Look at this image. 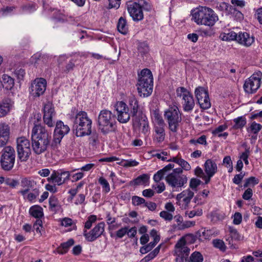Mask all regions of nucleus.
<instances>
[{
    "label": "nucleus",
    "instance_id": "nucleus-55",
    "mask_svg": "<svg viewBox=\"0 0 262 262\" xmlns=\"http://www.w3.org/2000/svg\"><path fill=\"white\" fill-rule=\"evenodd\" d=\"M160 216L167 221H170L173 219V214L167 211H162L160 213Z\"/></svg>",
    "mask_w": 262,
    "mask_h": 262
},
{
    "label": "nucleus",
    "instance_id": "nucleus-8",
    "mask_svg": "<svg viewBox=\"0 0 262 262\" xmlns=\"http://www.w3.org/2000/svg\"><path fill=\"white\" fill-rule=\"evenodd\" d=\"M15 159V154L13 148L8 146L3 149L1 158V164L4 170H11L14 166Z\"/></svg>",
    "mask_w": 262,
    "mask_h": 262
},
{
    "label": "nucleus",
    "instance_id": "nucleus-27",
    "mask_svg": "<svg viewBox=\"0 0 262 262\" xmlns=\"http://www.w3.org/2000/svg\"><path fill=\"white\" fill-rule=\"evenodd\" d=\"M47 180L58 186L61 185L65 182L64 180L62 179L61 176H60L59 171H54L50 177L47 178Z\"/></svg>",
    "mask_w": 262,
    "mask_h": 262
},
{
    "label": "nucleus",
    "instance_id": "nucleus-62",
    "mask_svg": "<svg viewBox=\"0 0 262 262\" xmlns=\"http://www.w3.org/2000/svg\"><path fill=\"white\" fill-rule=\"evenodd\" d=\"M128 227H125L120 229L116 232V236L118 238L123 237L127 233Z\"/></svg>",
    "mask_w": 262,
    "mask_h": 262
},
{
    "label": "nucleus",
    "instance_id": "nucleus-36",
    "mask_svg": "<svg viewBox=\"0 0 262 262\" xmlns=\"http://www.w3.org/2000/svg\"><path fill=\"white\" fill-rule=\"evenodd\" d=\"M149 179V177L147 174H143L138 176L130 183H134L135 185H144L148 182Z\"/></svg>",
    "mask_w": 262,
    "mask_h": 262
},
{
    "label": "nucleus",
    "instance_id": "nucleus-38",
    "mask_svg": "<svg viewBox=\"0 0 262 262\" xmlns=\"http://www.w3.org/2000/svg\"><path fill=\"white\" fill-rule=\"evenodd\" d=\"M34 230L36 231V234L40 236L45 232L42 227V221L41 219H37L34 223Z\"/></svg>",
    "mask_w": 262,
    "mask_h": 262
},
{
    "label": "nucleus",
    "instance_id": "nucleus-64",
    "mask_svg": "<svg viewBox=\"0 0 262 262\" xmlns=\"http://www.w3.org/2000/svg\"><path fill=\"white\" fill-rule=\"evenodd\" d=\"M242 219V216L241 213L239 212H236L233 216V224L235 225H239Z\"/></svg>",
    "mask_w": 262,
    "mask_h": 262
},
{
    "label": "nucleus",
    "instance_id": "nucleus-16",
    "mask_svg": "<svg viewBox=\"0 0 262 262\" xmlns=\"http://www.w3.org/2000/svg\"><path fill=\"white\" fill-rule=\"evenodd\" d=\"M204 170L206 176L204 177L205 184H208L211 178L217 172V166L216 163L211 159H208L204 163Z\"/></svg>",
    "mask_w": 262,
    "mask_h": 262
},
{
    "label": "nucleus",
    "instance_id": "nucleus-28",
    "mask_svg": "<svg viewBox=\"0 0 262 262\" xmlns=\"http://www.w3.org/2000/svg\"><path fill=\"white\" fill-rule=\"evenodd\" d=\"M74 241L72 238L69 239L67 242L61 244L57 249L56 252L60 254L66 253L69 248L74 245Z\"/></svg>",
    "mask_w": 262,
    "mask_h": 262
},
{
    "label": "nucleus",
    "instance_id": "nucleus-32",
    "mask_svg": "<svg viewBox=\"0 0 262 262\" xmlns=\"http://www.w3.org/2000/svg\"><path fill=\"white\" fill-rule=\"evenodd\" d=\"M219 234V231L215 228L210 229H204L200 234V236L205 239H210L212 236H215Z\"/></svg>",
    "mask_w": 262,
    "mask_h": 262
},
{
    "label": "nucleus",
    "instance_id": "nucleus-42",
    "mask_svg": "<svg viewBox=\"0 0 262 262\" xmlns=\"http://www.w3.org/2000/svg\"><path fill=\"white\" fill-rule=\"evenodd\" d=\"M154 127H164L165 123L162 116L158 113L155 112L154 114Z\"/></svg>",
    "mask_w": 262,
    "mask_h": 262
},
{
    "label": "nucleus",
    "instance_id": "nucleus-11",
    "mask_svg": "<svg viewBox=\"0 0 262 262\" xmlns=\"http://www.w3.org/2000/svg\"><path fill=\"white\" fill-rule=\"evenodd\" d=\"M115 108L117 112L118 121L121 123H127L130 119V115L126 104L122 101H118L115 105Z\"/></svg>",
    "mask_w": 262,
    "mask_h": 262
},
{
    "label": "nucleus",
    "instance_id": "nucleus-51",
    "mask_svg": "<svg viewBox=\"0 0 262 262\" xmlns=\"http://www.w3.org/2000/svg\"><path fill=\"white\" fill-rule=\"evenodd\" d=\"M132 204L134 206H139L145 203L144 199L136 195L132 196Z\"/></svg>",
    "mask_w": 262,
    "mask_h": 262
},
{
    "label": "nucleus",
    "instance_id": "nucleus-3",
    "mask_svg": "<svg viewBox=\"0 0 262 262\" xmlns=\"http://www.w3.org/2000/svg\"><path fill=\"white\" fill-rule=\"evenodd\" d=\"M137 87L138 94L141 97H148L151 94L153 89V77L149 69H144L141 71L140 74H139Z\"/></svg>",
    "mask_w": 262,
    "mask_h": 262
},
{
    "label": "nucleus",
    "instance_id": "nucleus-6",
    "mask_svg": "<svg viewBox=\"0 0 262 262\" xmlns=\"http://www.w3.org/2000/svg\"><path fill=\"white\" fill-rule=\"evenodd\" d=\"M116 123L115 116L107 110L100 111L98 118V128L103 134L112 131Z\"/></svg>",
    "mask_w": 262,
    "mask_h": 262
},
{
    "label": "nucleus",
    "instance_id": "nucleus-60",
    "mask_svg": "<svg viewBox=\"0 0 262 262\" xmlns=\"http://www.w3.org/2000/svg\"><path fill=\"white\" fill-rule=\"evenodd\" d=\"M150 235L154 238V241L155 243L157 244L160 239V235L158 234V232L156 229H152L150 232Z\"/></svg>",
    "mask_w": 262,
    "mask_h": 262
},
{
    "label": "nucleus",
    "instance_id": "nucleus-10",
    "mask_svg": "<svg viewBox=\"0 0 262 262\" xmlns=\"http://www.w3.org/2000/svg\"><path fill=\"white\" fill-rule=\"evenodd\" d=\"M17 152L18 157L21 161H26L31 154V144L25 137L17 139Z\"/></svg>",
    "mask_w": 262,
    "mask_h": 262
},
{
    "label": "nucleus",
    "instance_id": "nucleus-61",
    "mask_svg": "<svg viewBox=\"0 0 262 262\" xmlns=\"http://www.w3.org/2000/svg\"><path fill=\"white\" fill-rule=\"evenodd\" d=\"M152 188L156 190L158 193L162 192L165 189V186L163 183H160L156 185H153Z\"/></svg>",
    "mask_w": 262,
    "mask_h": 262
},
{
    "label": "nucleus",
    "instance_id": "nucleus-9",
    "mask_svg": "<svg viewBox=\"0 0 262 262\" xmlns=\"http://www.w3.org/2000/svg\"><path fill=\"white\" fill-rule=\"evenodd\" d=\"M262 73L259 71L254 72L249 78L245 81L244 89L248 94L255 93L261 84Z\"/></svg>",
    "mask_w": 262,
    "mask_h": 262
},
{
    "label": "nucleus",
    "instance_id": "nucleus-44",
    "mask_svg": "<svg viewBox=\"0 0 262 262\" xmlns=\"http://www.w3.org/2000/svg\"><path fill=\"white\" fill-rule=\"evenodd\" d=\"M203 259L202 254L198 251L193 252L189 257L190 262H203Z\"/></svg>",
    "mask_w": 262,
    "mask_h": 262
},
{
    "label": "nucleus",
    "instance_id": "nucleus-56",
    "mask_svg": "<svg viewBox=\"0 0 262 262\" xmlns=\"http://www.w3.org/2000/svg\"><path fill=\"white\" fill-rule=\"evenodd\" d=\"M89 140L90 143L93 146L96 145L99 142L98 134L96 132L92 133Z\"/></svg>",
    "mask_w": 262,
    "mask_h": 262
},
{
    "label": "nucleus",
    "instance_id": "nucleus-22",
    "mask_svg": "<svg viewBox=\"0 0 262 262\" xmlns=\"http://www.w3.org/2000/svg\"><path fill=\"white\" fill-rule=\"evenodd\" d=\"M14 107V103L10 99L3 100L0 102V118L7 115Z\"/></svg>",
    "mask_w": 262,
    "mask_h": 262
},
{
    "label": "nucleus",
    "instance_id": "nucleus-25",
    "mask_svg": "<svg viewBox=\"0 0 262 262\" xmlns=\"http://www.w3.org/2000/svg\"><path fill=\"white\" fill-rule=\"evenodd\" d=\"M69 131L70 127L68 125H65L61 120L57 121L54 130L55 133L64 136L69 132Z\"/></svg>",
    "mask_w": 262,
    "mask_h": 262
},
{
    "label": "nucleus",
    "instance_id": "nucleus-45",
    "mask_svg": "<svg viewBox=\"0 0 262 262\" xmlns=\"http://www.w3.org/2000/svg\"><path fill=\"white\" fill-rule=\"evenodd\" d=\"M99 183L102 186L103 191L105 193H108L110 191L111 188L110 184L103 177H100L98 180Z\"/></svg>",
    "mask_w": 262,
    "mask_h": 262
},
{
    "label": "nucleus",
    "instance_id": "nucleus-2",
    "mask_svg": "<svg viewBox=\"0 0 262 262\" xmlns=\"http://www.w3.org/2000/svg\"><path fill=\"white\" fill-rule=\"evenodd\" d=\"M191 19L199 25L212 27L218 20L217 14L211 8L200 7L191 12Z\"/></svg>",
    "mask_w": 262,
    "mask_h": 262
},
{
    "label": "nucleus",
    "instance_id": "nucleus-15",
    "mask_svg": "<svg viewBox=\"0 0 262 262\" xmlns=\"http://www.w3.org/2000/svg\"><path fill=\"white\" fill-rule=\"evenodd\" d=\"M56 115L54 107L53 104L48 102L45 104L43 107V121L49 127H51L54 126V122L53 118Z\"/></svg>",
    "mask_w": 262,
    "mask_h": 262
},
{
    "label": "nucleus",
    "instance_id": "nucleus-24",
    "mask_svg": "<svg viewBox=\"0 0 262 262\" xmlns=\"http://www.w3.org/2000/svg\"><path fill=\"white\" fill-rule=\"evenodd\" d=\"M128 104L130 109V114L133 118L137 117V113L139 108L138 101L134 95H130L128 97Z\"/></svg>",
    "mask_w": 262,
    "mask_h": 262
},
{
    "label": "nucleus",
    "instance_id": "nucleus-4",
    "mask_svg": "<svg viewBox=\"0 0 262 262\" xmlns=\"http://www.w3.org/2000/svg\"><path fill=\"white\" fill-rule=\"evenodd\" d=\"M48 135L45 127L40 124L34 126V152L40 154L47 150L49 145Z\"/></svg>",
    "mask_w": 262,
    "mask_h": 262
},
{
    "label": "nucleus",
    "instance_id": "nucleus-33",
    "mask_svg": "<svg viewBox=\"0 0 262 262\" xmlns=\"http://www.w3.org/2000/svg\"><path fill=\"white\" fill-rule=\"evenodd\" d=\"M154 130L155 132L154 140L158 143L162 142L165 136L164 127H154Z\"/></svg>",
    "mask_w": 262,
    "mask_h": 262
},
{
    "label": "nucleus",
    "instance_id": "nucleus-49",
    "mask_svg": "<svg viewBox=\"0 0 262 262\" xmlns=\"http://www.w3.org/2000/svg\"><path fill=\"white\" fill-rule=\"evenodd\" d=\"M156 244V243L151 242L146 246L142 247L140 249V252L142 254H145L148 252L150 251L155 246Z\"/></svg>",
    "mask_w": 262,
    "mask_h": 262
},
{
    "label": "nucleus",
    "instance_id": "nucleus-39",
    "mask_svg": "<svg viewBox=\"0 0 262 262\" xmlns=\"http://www.w3.org/2000/svg\"><path fill=\"white\" fill-rule=\"evenodd\" d=\"M233 122L235 123L233 127L235 129H239L243 128L246 124V119L244 116L238 117L233 119Z\"/></svg>",
    "mask_w": 262,
    "mask_h": 262
},
{
    "label": "nucleus",
    "instance_id": "nucleus-17",
    "mask_svg": "<svg viewBox=\"0 0 262 262\" xmlns=\"http://www.w3.org/2000/svg\"><path fill=\"white\" fill-rule=\"evenodd\" d=\"M22 190L20 192L25 200L31 202L33 200L32 183V181L27 178H24L21 181Z\"/></svg>",
    "mask_w": 262,
    "mask_h": 262
},
{
    "label": "nucleus",
    "instance_id": "nucleus-21",
    "mask_svg": "<svg viewBox=\"0 0 262 262\" xmlns=\"http://www.w3.org/2000/svg\"><path fill=\"white\" fill-rule=\"evenodd\" d=\"M176 253L177 254L188 256L190 253V249L186 246L185 239L181 238L178 241L175 245Z\"/></svg>",
    "mask_w": 262,
    "mask_h": 262
},
{
    "label": "nucleus",
    "instance_id": "nucleus-59",
    "mask_svg": "<svg viewBox=\"0 0 262 262\" xmlns=\"http://www.w3.org/2000/svg\"><path fill=\"white\" fill-rule=\"evenodd\" d=\"M229 4L225 2H221L217 3L216 5V8L222 12H224L228 10Z\"/></svg>",
    "mask_w": 262,
    "mask_h": 262
},
{
    "label": "nucleus",
    "instance_id": "nucleus-13",
    "mask_svg": "<svg viewBox=\"0 0 262 262\" xmlns=\"http://www.w3.org/2000/svg\"><path fill=\"white\" fill-rule=\"evenodd\" d=\"M187 180L186 175H179L175 173H169L165 178L167 183L172 188L183 187L187 183Z\"/></svg>",
    "mask_w": 262,
    "mask_h": 262
},
{
    "label": "nucleus",
    "instance_id": "nucleus-29",
    "mask_svg": "<svg viewBox=\"0 0 262 262\" xmlns=\"http://www.w3.org/2000/svg\"><path fill=\"white\" fill-rule=\"evenodd\" d=\"M2 83L4 88L11 90L14 85V80L10 76L4 74L2 76Z\"/></svg>",
    "mask_w": 262,
    "mask_h": 262
},
{
    "label": "nucleus",
    "instance_id": "nucleus-43",
    "mask_svg": "<svg viewBox=\"0 0 262 262\" xmlns=\"http://www.w3.org/2000/svg\"><path fill=\"white\" fill-rule=\"evenodd\" d=\"M34 218L37 219H44L43 209L38 205H34Z\"/></svg>",
    "mask_w": 262,
    "mask_h": 262
},
{
    "label": "nucleus",
    "instance_id": "nucleus-34",
    "mask_svg": "<svg viewBox=\"0 0 262 262\" xmlns=\"http://www.w3.org/2000/svg\"><path fill=\"white\" fill-rule=\"evenodd\" d=\"M117 29L118 31L123 34H126L128 32V26L125 18L121 17L118 20L117 24Z\"/></svg>",
    "mask_w": 262,
    "mask_h": 262
},
{
    "label": "nucleus",
    "instance_id": "nucleus-7",
    "mask_svg": "<svg viewBox=\"0 0 262 262\" xmlns=\"http://www.w3.org/2000/svg\"><path fill=\"white\" fill-rule=\"evenodd\" d=\"M164 116L168 122L169 129L173 133L177 132L182 121L178 107L175 105L170 107L165 112Z\"/></svg>",
    "mask_w": 262,
    "mask_h": 262
},
{
    "label": "nucleus",
    "instance_id": "nucleus-53",
    "mask_svg": "<svg viewBox=\"0 0 262 262\" xmlns=\"http://www.w3.org/2000/svg\"><path fill=\"white\" fill-rule=\"evenodd\" d=\"M261 128L262 126L260 124L253 122L251 124L249 130L253 133L256 134Z\"/></svg>",
    "mask_w": 262,
    "mask_h": 262
},
{
    "label": "nucleus",
    "instance_id": "nucleus-26",
    "mask_svg": "<svg viewBox=\"0 0 262 262\" xmlns=\"http://www.w3.org/2000/svg\"><path fill=\"white\" fill-rule=\"evenodd\" d=\"M181 103L183 110L187 112H191L195 105L194 100L192 95H190L187 98L182 101Z\"/></svg>",
    "mask_w": 262,
    "mask_h": 262
},
{
    "label": "nucleus",
    "instance_id": "nucleus-31",
    "mask_svg": "<svg viewBox=\"0 0 262 262\" xmlns=\"http://www.w3.org/2000/svg\"><path fill=\"white\" fill-rule=\"evenodd\" d=\"M208 216L211 222L215 223L217 221L223 220L225 219L226 215L222 211L215 210L210 212Z\"/></svg>",
    "mask_w": 262,
    "mask_h": 262
},
{
    "label": "nucleus",
    "instance_id": "nucleus-40",
    "mask_svg": "<svg viewBox=\"0 0 262 262\" xmlns=\"http://www.w3.org/2000/svg\"><path fill=\"white\" fill-rule=\"evenodd\" d=\"M15 8L13 6L4 7L1 9L0 16L3 17L10 16L15 12Z\"/></svg>",
    "mask_w": 262,
    "mask_h": 262
},
{
    "label": "nucleus",
    "instance_id": "nucleus-46",
    "mask_svg": "<svg viewBox=\"0 0 262 262\" xmlns=\"http://www.w3.org/2000/svg\"><path fill=\"white\" fill-rule=\"evenodd\" d=\"M185 194H186L185 198H184L183 200V201L185 203L186 205H188L192 198L194 196V192L189 189H187L184 190Z\"/></svg>",
    "mask_w": 262,
    "mask_h": 262
},
{
    "label": "nucleus",
    "instance_id": "nucleus-47",
    "mask_svg": "<svg viewBox=\"0 0 262 262\" xmlns=\"http://www.w3.org/2000/svg\"><path fill=\"white\" fill-rule=\"evenodd\" d=\"M212 244L214 247L220 249L222 251H224L226 249L224 242L221 239H214L212 241Z\"/></svg>",
    "mask_w": 262,
    "mask_h": 262
},
{
    "label": "nucleus",
    "instance_id": "nucleus-37",
    "mask_svg": "<svg viewBox=\"0 0 262 262\" xmlns=\"http://www.w3.org/2000/svg\"><path fill=\"white\" fill-rule=\"evenodd\" d=\"M237 37L238 34L232 31H230L227 33H222L220 35L221 39L224 41H230L234 40L237 41Z\"/></svg>",
    "mask_w": 262,
    "mask_h": 262
},
{
    "label": "nucleus",
    "instance_id": "nucleus-1",
    "mask_svg": "<svg viewBox=\"0 0 262 262\" xmlns=\"http://www.w3.org/2000/svg\"><path fill=\"white\" fill-rule=\"evenodd\" d=\"M71 118L74 119L73 128L77 137H81L91 134L92 121L88 117L86 112H78L75 107L73 108Z\"/></svg>",
    "mask_w": 262,
    "mask_h": 262
},
{
    "label": "nucleus",
    "instance_id": "nucleus-57",
    "mask_svg": "<svg viewBox=\"0 0 262 262\" xmlns=\"http://www.w3.org/2000/svg\"><path fill=\"white\" fill-rule=\"evenodd\" d=\"M165 172L161 169L154 174L153 179L156 183H158L163 178Z\"/></svg>",
    "mask_w": 262,
    "mask_h": 262
},
{
    "label": "nucleus",
    "instance_id": "nucleus-20",
    "mask_svg": "<svg viewBox=\"0 0 262 262\" xmlns=\"http://www.w3.org/2000/svg\"><path fill=\"white\" fill-rule=\"evenodd\" d=\"M35 95L34 96L39 97L44 94L47 87L46 80L43 78H38L34 80Z\"/></svg>",
    "mask_w": 262,
    "mask_h": 262
},
{
    "label": "nucleus",
    "instance_id": "nucleus-54",
    "mask_svg": "<svg viewBox=\"0 0 262 262\" xmlns=\"http://www.w3.org/2000/svg\"><path fill=\"white\" fill-rule=\"evenodd\" d=\"M258 183V180L255 177H251L247 179L244 184V187H247L250 185H255Z\"/></svg>",
    "mask_w": 262,
    "mask_h": 262
},
{
    "label": "nucleus",
    "instance_id": "nucleus-23",
    "mask_svg": "<svg viewBox=\"0 0 262 262\" xmlns=\"http://www.w3.org/2000/svg\"><path fill=\"white\" fill-rule=\"evenodd\" d=\"M237 41L245 47H250L254 42V37L247 32H241L238 34Z\"/></svg>",
    "mask_w": 262,
    "mask_h": 262
},
{
    "label": "nucleus",
    "instance_id": "nucleus-5",
    "mask_svg": "<svg viewBox=\"0 0 262 262\" xmlns=\"http://www.w3.org/2000/svg\"><path fill=\"white\" fill-rule=\"evenodd\" d=\"M126 7L130 17L136 21L143 19V10L149 11L151 9L150 5L145 0L128 1L126 3Z\"/></svg>",
    "mask_w": 262,
    "mask_h": 262
},
{
    "label": "nucleus",
    "instance_id": "nucleus-50",
    "mask_svg": "<svg viewBox=\"0 0 262 262\" xmlns=\"http://www.w3.org/2000/svg\"><path fill=\"white\" fill-rule=\"evenodd\" d=\"M97 220V217L95 215H91L89 216L88 220L85 223L84 227L86 229H89L91 228L92 224L94 223Z\"/></svg>",
    "mask_w": 262,
    "mask_h": 262
},
{
    "label": "nucleus",
    "instance_id": "nucleus-35",
    "mask_svg": "<svg viewBox=\"0 0 262 262\" xmlns=\"http://www.w3.org/2000/svg\"><path fill=\"white\" fill-rule=\"evenodd\" d=\"M176 95L177 97L182 99V101L187 98L191 95L189 91L184 87H179L176 90Z\"/></svg>",
    "mask_w": 262,
    "mask_h": 262
},
{
    "label": "nucleus",
    "instance_id": "nucleus-14",
    "mask_svg": "<svg viewBox=\"0 0 262 262\" xmlns=\"http://www.w3.org/2000/svg\"><path fill=\"white\" fill-rule=\"evenodd\" d=\"M104 227L105 224L104 222H102L99 223L89 232L84 230L83 235L88 242H93L102 235L103 233L104 232Z\"/></svg>",
    "mask_w": 262,
    "mask_h": 262
},
{
    "label": "nucleus",
    "instance_id": "nucleus-18",
    "mask_svg": "<svg viewBox=\"0 0 262 262\" xmlns=\"http://www.w3.org/2000/svg\"><path fill=\"white\" fill-rule=\"evenodd\" d=\"M133 120L134 126L138 128L144 135L147 136L149 132V126L147 119L145 117H142L140 118L137 117L133 118Z\"/></svg>",
    "mask_w": 262,
    "mask_h": 262
},
{
    "label": "nucleus",
    "instance_id": "nucleus-52",
    "mask_svg": "<svg viewBox=\"0 0 262 262\" xmlns=\"http://www.w3.org/2000/svg\"><path fill=\"white\" fill-rule=\"evenodd\" d=\"M201 183V181L196 178H192L190 181L189 187L195 191H196L197 187Z\"/></svg>",
    "mask_w": 262,
    "mask_h": 262
},
{
    "label": "nucleus",
    "instance_id": "nucleus-41",
    "mask_svg": "<svg viewBox=\"0 0 262 262\" xmlns=\"http://www.w3.org/2000/svg\"><path fill=\"white\" fill-rule=\"evenodd\" d=\"M154 127H164L165 123L162 116L158 113L155 112L154 114Z\"/></svg>",
    "mask_w": 262,
    "mask_h": 262
},
{
    "label": "nucleus",
    "instance_id": "nucleus-63",
    "mask_svg": "<svg viewBox=\"0 0 262 262\" xmlns=\"http://www.w3.org/2000/svg\"><path fill=\"white\" fill-rule=\"evenodd\" d=\"M85 200V196L83 194H78L75 204L76 205H81L84 204L85 205V203H84Z\"/></svg>",
    "mask_w": 262,
    "mask_h": 262
},
{
    "label": "nucleus",
    "instance_id": "nucleus-30",
    "mask_svg": "<svg viewBox=\"0 0 262 262\" xmlns=\"http://www.w3.org/2000/svg\"><path fill=\"white\" fill-rule=\"evenodd\" d=\"M49 209L52 211L56 212L61 208L59 202L55 196H51L49 199Z\"/></svg>",
    "mask_w": 262,
    "mask_h": 262
},
{
    "label": "nucleus",
    "instance_id": "nucleus-58",
    "mask_svg": "<svg viewBox=\"0 0 262 262\" xmlns=\"http://www.w3.org/2000/svg\"><path fill=\"white\" fill-rule=\"evenodd\" d=\"M139 51L143 54L147 53L149 51V48L147 43L145 42L140 43L138 46Z\"/></svg>",
    "mask_w": 262,
    "mask_h": 262
},
{
    "label": "nucleus",
    "instance_id": "nucleus-12",
    "mask_svg": "<svg viewBox=\"0 0 262 262\" xmlns=\"http://www.w3.org/2000/svg\"><path fill=\"white\" fill-rule=\"evenodd\" d=\"M195 95L201 108L206 110L210 107L211 103L206 89L201 86L196 88Z\"/></svg>",
    "mask_w": 262,
    "mask_h": 262
},
{
    "label": "nucleus",
    "instance_id": "nucleus-19",
    "mask_svg": "<svg viewBox=\"0 0 262 262\" xmlns=\"http://www.w3.org/2000/svg\"><path fill=\"white\" fill-rule=\"evenodd\" d=\"M10 134L9 125L6 123H0V146L3 147L8 143Z\"/></svg>",
    "mask_w": 262,
    "mask_h": 262
},
{
    "label": "nucleus",
    "instance_id": "nucleus-48",
    "mask_svg": "<svg viewBox=\"0 0 262 262\" xmlns=\"http://www.w3.org/2000/svg\"><path fill=\"white\" fill-rule=\"evenodd\" d=\"M195 225V222L187 221L183 223L178 224V229L179 230H184L186 228L193 226Z\"/></svg>",
    "mask_w": 262,
    "mask_h": 262
}]
</instances>
